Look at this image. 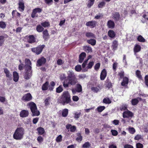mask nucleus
Here are the masks:
<instances>
[{"label":"nucleus","instance_id":"obj_1","mask_svg":"<svg viewBox=\"0 0 148 148\" xmlns=\"http://www.w3.org/2000/svg\"><path fill=\"white\" fill-rule=\"evenodd\" d=\"M24 134V130L22 127L17 128L13 135V138L16 140H20L23 138Z\"/></svg>","mask_w":148,"mask_h":148},{"label":"nucleus","instance_id":"obj_2","mask_svg":"<svg viewBox=\"0 0 148 148\" xmlns=\"http://www.w3.org/2000/svg\"><path fill=\"white\" fill-rule=\"evenodd\" d=\"M27 106L30 108L32 114V116H38L40 114L39 111L37 110L36 104L33 102H30L27 104Z\"/></svg>","mask_w":148,"mask_h":148},{"label":"nucleus","instance_id":"obj_3","mask_svg":"<svg viewBox=\"0 0 148 148\" xmlns=\"http://www.w3.org/2000/svg\"><path fill=\"white\" fill-rule=\"evenodd\" d=\"M62 99V103L63 105H64L65 103H69L71 101L70 95L67 91L63 92Z\"/></svg>","mask_w":148,"mask_h":148},{"label":"nucleus","instance_id":"obj_4","mask_svg":"<svg viewBox=\"0 0 148 148\" xmlns=\"http://www.w3.org/2000/svg\"><path fill=\"white\" fill-rule=\"evenodd\" d=\"M45 45H44L39 46L36 48H32V51L33 52L36 53V54L38 55L41 53Z\"/></svg>","mask_w":148,"mask_h":148},{"label":"nucleus","instance_id":"obj_5","mask_svg":"<svg viewBox=\"0 0 148 148\" xmlns=\"http://www.w3.org/2000/svg\"><path fill=\"white\" fill-rule=\"evenodd\" d=\"M42 10V9L39 8H37L34 9L33 10L31 14L32 17L33 18L37 17L38 16V14L41 12Z\"/></svg>","mask_w":148,"mask_h":148},{"label":"nucleus","instance_id":"obj_6","mask_svg":"<svg viewBox=\"0 0 148 148\" xmlns=\"http://www.w3.org/2000/svg\"><path fill=\"white\" fill-rule=\"evenodd\" d=\"M25 69L31 70V63L28 59H26L25 60Z\"/></svg>","mask_w":148,"mask_h":148},{"label":"nucleus","instance_id":"obj_7","mask_svg":"<svg viewBox=\"0 0 148 148\" xmlns=\"http://www.w3.org/2000/svg\"><path fill=\"white\" fill-rule=\"evenodd\" d=\"M133 115V114L128 110H127L123 112V117L124 118L132 117Z\"/></svg>","mask_w":148,"mask_h":148},{"label":"nucleus","instance_id":"obj_8","mask_svg":"<svg viewBox=\"0 0 148 148\" xmlns=\"http://www.w3.org/2000/svg\"><path fill=\"white\" fill-rule=\"evenodd\" d=\"M26 71L24 75V78L25 79H28L32 75L31 70L25 69Z\"/></svg>","mask_w":148,"mask_h":148},{"label":"nucleus","instance_id":"obj_9","mask_svg":"<svg viewBox=\"0 0 148 148\" xmlns=\"http://www.w3.org/2000/svg\"><path fill=\"white\" fill-rule=\"evenodd\" d=\"M26 38L27 41L30 43H34L36 42V39L33 35H30L29 36H27Z\"/></svg>","mask_w":148,"mask_h":148},{"label":"nucleus","instance_id":"obj_10","mask_svg":"<svg viewBox=\"0 0 148 148\" xmlns=\"http://www.w3.org/2000/svg\"><path fill=\"white\" fill-rule=\"evenodd\" d=\"M32 98L31 94L28 93L25 94L23 96L22 99L25 101H29L32 99Z\"/></svg>","mask_w":148,"mask_h":148},{"label":"nucleus","instance_id":"obj_11","mask_svg":"<svg viewBox=\"0 0 148 148\" xmlns=\"http://www.w3.org/2000/svg\"><path fill=\"white\" fill-rule=\"evenodd\" d=\"M29 112L27 110H23L20 112V116L21 117H25L29 115Z\"/></svg>","mask_w":148,"mask_h":148},{"label":"nucleus","instance_id":"obj_12","mask_svg":"<svg viewBox=\"0 0 148 148\" xmlns=\"http://www.w3.org/2000/svg\"><path fill=\"white\" fill-rule=\"evenodd\" d=\"M96 22L95 21H91L87 22L86 23V25L87 26L91 28L95 27Z\"/></svg>","mask_w":148,"mask_h":148},{"label":"nucleus","instance_id":"obj_13","mask_svg":"<svg viewBox=\"0 0 148 148\" xmlns=\"http://www.w3.org/2000/svg\"><path fill=\"white\" fill-rule=\"evenodd\" d=\"M46 61V60L45 58H42L38 60L37 61V66H40L42 64H44Z\"/></svg>","mask_w":148,"mask_h":148},{"label":"nucleus","instance_id":"obj_14","mask_svg":"<svg viewBox=\"0 0 148 148\" xmlns=\"http://www.w3.org/2000/svg\"><path fill=\"white\" fill-rule=\"evenodd\" d=\"M69 83L71 85H74L77 82V79L76 77L68 79Z\"/></svg>","mask_w":148,"mask_h":148},{"label":"nucleus","instance_id":"obj_15","mask_svg":"<svg viewBox=\"0 0 148 148\" xmlns=\"http://www.w3.org/2000/svg\"><path fill=\"white\" fill-rule=\"evenodd\" d=\"M67 78L68 79L76 77L74 73L72 71H69L67 73Z\"/></svg>","mask_w":148,"mask_h":148},{"label":"nucleus","instance_id":"obj_16","mask_svg":"<svg viewBox=\"0 0 148 148\" xmlns=\"http://www.w3.org/2000/svg\"><path fill=\"white\" fill-rule=\"evenodd\" d=\"M66 128L67 130L70 129V131L71 132H74L76 129V127L74 126H72L70 124H67L66 125Z\"/></svg>","mask_w":148,"mask_h":148},{"label":"nucleus","instance_id":"obj_17","mask_svg":"<svg viewBox=\"0 0 148 148\" xmlns=\"http://www.w3.org/2000/svg\"><path fill=\"white\" fill-rule=\"evenodd\" d=\"M13 75L14 81L16 82H18L19 78L18 74V73L16 71H14L13 72Z\"/></svg>","mask_w":148,"mask_h":148},{"label":"nucleus","instance_id":"obj_18","mask_svg":"<svg viewBox=\"0 0 148 148\" xmlns=\"http://www.w3.org/2000/svg\"><path fill=\"white\" fill-rule=\"evenodd\" d=\"M107 25L108 28L111 29H113L114 27L115 24L113 21L111 20H110L108 22Z\"/></svg>","mask_w":148,"mask_h":148},{"label":"nucleus","instance_id":"obj_19","mask_svg":"<svg viewBox=\"0 0 148 148\" xmlns=\"http://www.w3.org/2000/svg\"><path fill=\"white\" fill-rule=\"evenodd\" d=\"M106 76V71L105 69H103L101 72L100 75V79L101 80L104 79Z\"/></svg>","mask_w":148,"mask_h":148},{"label":"nucleus","instance_id":"obj_20","mask_svg":"<svg viewBox=\"0 0 148 148\" xmlns=\"http://www.w3.org/2000/svg\"><path fill=\"white\" fill-rule=\"evenodd\" d=\"M141 49V46L139 45L136 44L135 45L134 48V51L135 54L136 53L139 52L140 51Z\"/></svg>","mask_w":148,"mask_h":148},{"label":"nucleus","instance_id":"obj_21","mask_svg":"<svg viewBox=\"0 0 148 148\" xmlns=\"http://www.w3.org/2000/svg\"><path fill=\"white\" fill-rule=\"evenodd\" d=\"M86 56V53L84 52L82 53L79 55V61L82 63Z\"/></svg>","mask_w":148,"mask_h":148},{"label":"nucleus","instance_id":"obj_22","mask_svg":"<svg viewBox=\"0 0 148 148\" xmlns=\"http://www.w3.org/2000/svg\"><path fill=\"white\" fill-rule=\"evenodd\" d=\"M148 12H147L143 15V18H142V21L143 23L148 22Z\"/></svg>","mask_w":148,"mask_h":148},{"label":"nucleus","instance_id":"obj_23","mask_svg":"<svg viewBox=\"0 0 148 148\" xmlns=\"http://www.w3.org/2000/svg\"><path fill=\"white\" fill-rule=\"evenodd\" d=\"M19 9L21 11H23L24 10V3L22 1H20L19 3Z\"/></svg>","mask_w":148,"mask_h":148},{"label":"nucleus","instance_id":"obj_24","mask_svg":"<svg viewBox=\"0 0 148 148\" xmlns=\"http://www.w3.org/2000/svg\"><path fill=\"white\" fill-rule=\"evenodd\" d=\"M37 130L38 132V134L39 135H42L45 132L44 129L41 127H38L37 129Z\"/></svg>","mask_w":148,"mask_h":148},{"label":"nucleus","instance_id":"obj_25","mask_svg":"<svg viewBox=\"0 0 148 148\" xmlns=\"http://www.w3.org/2000/svg\"><path fill=\"white\" fill-rule=\"evenodd\" d=\"M129 79L127 77H125L123 79V82L121 83V85L122 86H125L127 85L128 83Z\"/></svg>","mask_w":148,"mask_h":148},{"label":"nucleus","instance_id":"obj_26","mask_svg":"<svg viewBox=\"0 0 148 148\" xmlns=\"http://www.w3.org/2000/svg\"><path fill=\"white\" fill-rule=\"evenodd\" d=\"M86 36L88 38H95V35L92 33L91 32H87L85 34Z\"/></svg>","mask_w":148,"mask_h":148},{"label":"nucleus","instance_id":"obj_27","mask_svg":"<svg viewBox=\"0 0 148 148\" xmlns=\"http://www.w3.org/2000/svg\"><path fill=\"white\" fill-rule=\"evenodd\" d=\"M141 100L140 98H137V99H132L131 101L132 104L133 105H136L138 102V100Z\"/></svg>","mask_w":148,"mask_h":148},{"label":"nucleus","instance_id":"obj_28","mask_svg":"<svg viewBox=\"0 0 148 148\" xmlns=\"http://www.w3.org/2000/svg\"><path fill=\"white\" fill-rule=\"evenodd\" d=\"M4 71L6 75V76L7 77L10 78L11 76V75L9 71L7 69L5 68L4 69Z\"/></svg>","mask_w":148,"mask_h":148},{"label":"nucleus","instance_id":"obj_29","mask_svg":"<svg viewBox=\"0 0 148 148\" xmlns=\"http://www.w3.org/2000/svg\"><path fill=\"white\" fill-rule=\"evenodd\" d=\"M108 35L111 38H114L115 36L114 32L112 30H110L108 32Z\"/></svg>","mask_w":148,"mask_h":148},{"label":"nucleus","instance_id":"obj_30","mask_svg":"<svg viewBox=\"0 0 148 148\" xmlns=\"http://www.w3.org/2000/svg\"><path fill=\"white\" fill-rule=\"evenodd\" d=\"M84 49L86 52L89 53L92 52V48L89 46H85L84 47Z\"/></svg>","mask_w":148,"mask_h":148},{"label":"nucleus","instance_id":"obj_31","mask_svg":"<svg viewBox=\"0 0 148 148\" xmlns=\"http://www.w3.org/2000/svg\"><path fill=\"white\" fill-rule=\"evenodd\" d=\"M118 42L117 41H114L112 44V47L114 50L116 49L118 46Z\"/></svg>","mask_w":148,"mask_h":148},{"label":"nucleus","instance_id":"obj_32","mask_svg":"<svg viewBox=\"0 0 148 148\" xmlns=\"http://www.w3.org/2000/svg\"><path fill=\"white\" fill-rule=\"evenodd\" d=\"M87 42L92 45H94L96 43V41L95 39H90L89 40H87Z\"/></svg>","mask_w":148,"mask_h":148},{"label":"nucleus","instance_id":"obj_33","mask_svg":"<svg viewBox=\"0 0 148 148\" xmlns=\"http://www.w3.org/2000/svg\"><path fill=\"white\" fill-rule=\"evenodd\" d=\"M49 82H46L43 84L42 87V89L43 90H46L47 89L48 87Z\"/></svg>","mask_w":148,"mask_h":148},{"label":"nucleus","instance_id":"obj_34","mask_svg":"<svg viewBox=\"0 0 148 148\" xmlns=\"http://www.w3.org/2000/svg\"><path fill=\"white\" fill-rule=\"evenodd\" d=\"M68 110L65 109L63 110L62 111V115L63 117H65L68 114Z\"/></svg>","mask_w":148,"mask_h":148},{"label":"nucleus","instance_id":"obj_35","mask_svg":"<svg viewBox=\"0 0 148 148\" xmlns=\"http://www.w3.org/2000/svg\"><path fill=\"white\" fill-rule=\"evenodd\" d=\"M138 40L141 42H145V40L141 35L138 36L137 38Z\"/></svg>","mask_w":148,"mask_h":148},{"label":"nucleus","instance_id":"obj_36","mask_svg":"<svg viewBox=\"0 0 148 148\" xmlns=\"http://www.w3.org/2000/svg\"><path fill=\"white\" fill-rule=\"evenodd\" d=\"M74 118L76 119H78L80 117L81 113L80 112H75L74 113Z\"/></svg>","mask_w":148,"mask_h":148},{"label":"nucleus","instance_id":"obj_37","mask_svg":"<svg viewBox=\"0 0 148 148\" xmlns=\"http://www.w3.org/2000/svg\"><path fill=\"white\" fill-rule=\"evenodd\" d=\"M76 88L77 91L78 92H81L82 90V86L79 84L76 85Z\"/></svg>","mask_w":148,"mask_h":148},{"label":"nucleus","instance_id":"obj_38","mask_svg":"<svg viewBox=\"0 0 148 148\" xmlns=\"http://www.w3.org/2000/svg\"><path fill=\"white\" fill-rule=\"evenodd\" d=\"M62 136L61 135H59L56 138V140L57 143H59L62 141Z\"/></svg>","mask_w":148,"mask_h":148},{"label":"nucleus","instance_id":"obj_39","mask_svg":"<svg viewBox=\"0 0 148 148\" xmlns=\"http://www.w3.org/2000/svg\"><path fill=\"white\" fill-rule=\"evenodd\" d=\"M50 99V97H48L46 98L44 101L45 106H47L49 105Z\"/></svg>","mask_w":148,"mask_h":148},{"label":"nucleus","instance_id":"obj_40","mask_svg":"<svg viewBox=\"0 0 148 148\" xmlns=\"http://www.w3.org/2000/svg\"><path fill=\"white\" fill-rule=\"evenodd\" d=\"M50 85L49 86V90H52L54 88L55 84L54 82L52 81L50 83Z\"/></svg>","mask_w":148,"mask_h":148},{"label":"nucleus","instance_id":"obj_41","mask_svg":"<svg viewBox=\"0 0 148 148\" xmlns=\"http://www.w3.org/2000/svg\"><path fill=\"white\" fill-rule=\"evenodd\" d=\"M105 108L104 106H100L98 107L97 108V110L99 112H101L104 110Z\"/></svg>","mask_w":148,"mask_h":148},{"label":"nucleus","instance_id":"obj_42","mask_svg":"<svg viewBox=\"0 0 148 148\" xmlns=\"http://www.w3.org/2000/svg\"><path fill=\"white\" fill-rule=\"evenodd\" d=\"M43 28L40 25H38L37 26V31L39 32H42L43 30Z\"/></svg>","mask_w":148,"mask_h":148},{"label":"nucleus","instance_id":"obj_43","mask_svg":"<svg viewBox=\"0 0 148 148\" xmlns=\"http://www.w3.org/2000/svg\"><path fill=\"white\" fill-rule=\"evenodd\" d=\"M63 90L62 86L61 85L60 86L56 89V92L58 93L61 92Z\"/></svg>","mask_w":148,"mask_h":148},{"label":"nucleus","instance_id":"obj_44","mask_svg":"<svg viewBox=\"0 0 148 148\" xmlns=\"http://www.w3.org/2000/svg\"><path fill=\"white\" fill-rule=\"evenodd\" d=\"M77 136L78 137L76 138V140L78 142H81L82 140V136L81 135V134L80 133H78Z\"/></svg>","mask_w":148,"mask_h":148},{"label":"nucleus","instance_id":"obj_45","mask_svg":"<svg viewBox=\"0 0 148 148\" xmlns=\"http://www.w3.org/2000/svg\"><path fill=\"white\" fill-rule=\"evenodd\" d=\"M43 37L44 39H46L47 38V36L48 35V33L47 31L45 30L43 32Z\"/></svg>","mask_w":148,"mask_h":148},{"label":"nucleus","instance_id":"obj_46","mask_svg":"<svg viewBox=\"0 0 148 148\" xmlns=\"http://www.w3.org/2000/svg\"><path fill=\"white\" fill-rule=\"evenodd\" d=\"M105 3L103 1L100 2L98 5V8H103L105 6Z\"/></svg>","mask_w":148,"mask_h":148},{"label":"nucleus","instance_id":"obj_47","mask_svg":"<svg viewBox=\"0 0 148 148\" xmlns=\"http://www.w3.org/2000/svg\"><path fill=\"white\" fill-rule=\"evenodd\" d=\"M41 25L44 27H48L50 25L49 23L48 22H45L42 23H41Z\"/></svg>","mask_w":148,"mask_h":148},{"label":"nucleus","instance_id":"obj_48","mask_svg":"<svg viewBox=\"0 0 148 148\" xmlns=\"http://www.w3.org/2000/svg\"><path fill=\"white\" fill-rule=\"evenodd\" d=\"M75 69L76 71L78 72L80 71L82 69L81 66L79 65L76 66L75 68Z\"/></svg>","mask_w":148,"mask_h":148},{"label":"nucleus","instance_id":"obj_49","mask_svg":"<svg viewBox=\"0 0 148 148\" xmlns=\"http://www.w3.org/2000/svg\"><path fill=\"white\" fill-rule=\"evenodd\" d=\"M129 132L131 134H134L135 132V129L133 127H130L128 128Z\"/></svg>","mask_w":148,"mask_h":148},{"label":"nucleus","instance_id":"obj_50","mask_svg":"<svg viewBox=\"0 0 148 148\" xmlns=\"http://www.w3.org/2000/svg\"><path fill=\"white\" fill-rule=\"evenodd\" d=\"M4 37L3 36H0V46L2 45L4 42Z\"/></svg>","mask_w":148,"mask_h":148},{"label":"nucleus","instance_id":"obj_51","mask_svg":"<svg viewBox=\"0 0 148 148\" xmlns=\"http://www.w3.org/2000/svg\"><path fill=\"white\" fill-rule=\"evenodd\" d=\"M6 25L5 23L3 21L0 22V27L2 28H4L5 27Z\"/></svg>","mask_w":148,"mask_h":148},{"label":"nucleus","instance_id":"obj_52","mask_svg":"<svg viewBox=\"0 0 148 148\" xmlns=\"http://www.w3.org/2000/svg\"><path fill=\"white\" fill-rule=\"evenodd\" d=\"M136 74L137 77L140 79H141L142 77L140 75V71H139L137 70L136 72Z\"/></svg>","mask_w":148,"mask_h":148},{"label":"nucleus","instance_id":"obj_53","mask_svg":"<svg viewBox=\"0 0 148 148\" xmlns=\"http://www.w3.org/2000/svg\"><path fill=\"white\" fill-rule=\"evenodd\" d=\"M91 90L94 92H97L99 91V89L98 87H92Z\"/></svg>","mask_w":148,"mask_h":148},{"label":"nucleus","instance_id":"obj_54","mask_svg":"<svg viewBox=\"0 0 148 148\" xmlns=\"http://www.w3.org/2000/svg\"><path fill=\"white\" fill-rule=\"evenodd\" d=\"M103 102L106 103H111V101L108 98H106L103 99Z\"/></svg>","mask_w":148,"mask_h":148},{"label":"nucleus","instance_id":"obj_55","mask_svg":"<svg viewBox=\"0 0 148 148\" xmlns=\"http://www.w3.org/2000/svg\"><path fill=\"white\" fill-rule=\"evenodd\" d=\"M119 14L118 13H116L114 15L113 18L116 20H118L119 18Z\"/></svg>","mask_w":148,"mask_h":148},{"label":"nucleus","instance_id":"obj_56","mask_svg":"<svg viewBox=\"0 0 148 148\" xmlns=\"http://www.w3.org/2000/svg\"><path fill=\"white\" fill-rule=\"evenodd\" d=\"M90 146V143L88 142H86L83 145L82 147L84 148H87L89 147Z\"/></svg>","mask_w":148,"mask_h":148},{"label":"nucleus","instance_id":"obj_57","mask_svg":"<svg viewBox=\"0 0 148 148\" xmlns=\"http://www.w3.org/2000/svg\"><path fill=\"white\" fill-rule=\"evenodd\" d=\"M94 64V62L93 61H91L88 64V66H87V68L88 69H91Z\"/></svg>","mask_w":148,"mask_h":148},{"label":"nucleus","instance_id":"obj_58","mask_svg":"<svg viewBox=\"0 0 148 148\" xmlns=\"http://www.w3.org/2000/svg\"><path fill=\"white\" fill-rule=\"evenodd\" d=\"M142 136L141 135L137 134L134 137V139L136 140H139L142 138Z\"/></svg>","mask_w":148,"mask_h":148},{"label":"nucleus","instance_id":"obj_59","mask_svg":"<svg viewBox=\"0 0 148 148\" xmlns=\"http://www.w3.org/2000/svg\"><path fill=\"white\" fill-rule=\"evenodd\" d=\"M112 135L114 136H116L118 134V132L117 131L115 130H112L111 131Z\"/></svg>","mask_w":148,"mask_h":148},{"label":"nucleus","instance_id":"obj_60","mask_svg":"<svg viewBox=\"0 0 148 148\" xmlns=\"http://www.w3.org/2000/svg\"><path fill=\"white\" fill-rule=\"evenodd\" d=\"M100 63H97L94 66L95 69L96 70H98L99 69L100 66Z\"/></svg>","mask_w":148,"mask_h":148},{"label":"nucleus","instance_id":"obj_61","mask_svg":"<svg viewBox=\"0 0 148 148\" xmlns=\"http://www.w3.org/2000/svg\"><path fill=\"white\" fill-rule=\"evenodd\" d=\"M136 146V148H143V144L140 143H137Z\"/></svg>","mask_w":148,"mask_h":148},{"label":"nucleus","instance_id":"obj_62","mask_svg":"<svg viewBox=\"0 0 148 148\" xmlns=\"http://www.w3.org/2000/svg\"><path fill=\"white\" fill-rule=\"evenodd\" d=\"M37 140L39 143H41L43 141V139L42 136H39L38 137Z\"/></svg>","mask_w":148,"mask_h":148},{"label":"nucleus","instance_id":"obj_63","mask_svg":"<svg viewBox=\"0 0 148 148\" xmlns=\"http://www.w3.org/2000/svg\"><path fill=\"white\" fill-rule=\"evenodd\" d=\"M72 99L73 101H77L79 100V98L77 96H74L73 97Z\"/></svg>","mask_w":148,"mask_h":148},{"label":"nucleus","instance_id":"obj_64","mask_svg":"<svg viewBox=\"0 0 148 148\" xmlns=\"http://www.w3.org/2000/svg\"><path fill=\"white\" fill-rule=\"evenodd\" d=\"M145 82L146 85L148 87V75H147L145 76Z\"/></svg>","mask_w":148,"mask_h":148}]
</instances>
